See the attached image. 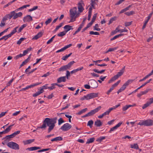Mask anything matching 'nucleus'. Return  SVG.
I'll list each match as a JSON object with an SVG mask.
<instances>
[{
  "instance_id": "nucleus-1",
  "label": "nucleus",
  "mask_w": 153,
  "mask_h": 153,
  "mask_svg": "<svg viewBox=\"0 0 153 153\" xmlns=\"http://www.w3.org/2000/svg\"><path fill=\"white\" fill-rule=\"evenodd\" d=\"M57 118H46L43 121V123L39 128L45 129L47 126L49 127L48 129V133H50L54 128L55 124L56 123Z\"/></svg>"
},
{
  "instance_id": "nucleus-2",
  "label": "nucleus",
  "mask_w": 153,
  "mask_h": 153,
  "mask_svg": "<svg viewBox=\"0 0 153 153\" xmlns=\"http://www.w3.org/2000/svg\"><path fill=\"white\" fill-rule=\"evenodd\" d=\"M77 8L76 7H74L70 10V15L71 19L69 22H74L75 20V19L78 16L79 14V13H77Z\"/></svg>"
},
{
  "instance_id": "nucleus-3",
  "label": "nucleus",
  "mask_w": 153,
  "mask_h": 153,
  "mask_svg": "<svg viewBox=\"0 0 153 153\" xmlns=\"http://www.w3.org/2000/svg\"><path fill=\"white\" fill-rule=\"evenodd\" d=\"M137 125L145 126H151L153 125V120L150 119H148L145 120H140L138 123Z\"/></svg>"
},
{
  "instance_id": "nucleus-4",
  "label": "nucleus",
  "mask_w": 153,
  "mask_h": 153,
  "mask_svg": "<svg viewBox=\"0 0 153 153\" xmlns=\"http://www.w3.org/2000/svg\"><path fill=\"white\" fill-rule=\"evenodd\" d=\"M75 62L74 61H72L69 63L67 65H64L58 69L59 71H63L67 69H69L71 67L72 65Z\"/></svg>"
},
{
  "instance_id": "nucleus-5",
  "label": "nucleus",
  "mask_w": 153,
  "mask_h": 153,
  "mask_svg": "<svg viewBox=\"0 0 153 153\" xmlns=\"http://www.w3.org/2000/svg\"><path fill=\"white\" fill-rule=\"evenodd\" d=\"M7 146L9 148L15 150H18L19 149V145L17 143L13 142H10L8 143Z\"/></svg>"
},
{
  "instance_id": "nucleus-6",
  "label": "nucleus",
  "mask_w": 153,
  "mask_h": 153,
  "mask_svg": "<svg viewBox=\"0 0 153 153\" xmlns=\"http://www.w3.org/2000/svg\"><path fill=\"white\" fill-rule=\"evenodd\" d=\"M71 126L68 123L64 124L60 128V129L64 131H67L69 130L71 128Z\"/></svg>"
},
{
  "instance_id": "nucleus-7",
  "label": "nucleus",
  "mask_w": 153,
  "mask_h": 153,
  "mask_svg": "<svg viewBox=\"0 0 153 153\" xmlns=\"http://www.w3.org/2000/svg\"><path fill=\"white\" fill-rule=\"evenodd\" d=\"M101 108V106H99L94 109L91 110L88 113L89 116H92L96 113L98 112L100 110Z\"/></svg>"
},
{
  "instance_id": "nucleus-8",
  "label": "nucleus",
  "mask_w": 153,
  "mask_h": 153,
  "mask_svg": "<svg viewBox=\"0 0 153 153\" xmlns=\"http://www.w3.org/2000/svg\"><path fill=\"white\" fill-rule=\"evenodd\" d=\"M149 101H147L146 103L143 105L142 108L143 109L146 108L153 103V97L149 98Z\"/></svg>"
},
{
  "instance_id": "nucleus-9",
  "label": "nucleus",
  "mask_w": 153,
  "mask_h": 153,
  "mask_svg": "<svg viewBox=\"0 0 153 153\" xmlns=\"http://www.w3.org/2000/svg\"><path fill=\"white\" fill-rule=\"evenodd\" d=\"M78 11L80 12H82L84 10V8L83 6L84 5V3L82 1H81L80 2L78 3Z\"/></svg>"
},
{
  "instance_id": "nucleus-10",
  "label": "nucleus",
  "mask_w": 153,
  "mask_h": 153,
  "mask_svg": "<svg viewBox=\"0 0 153 153\" xmlns=\"http://www.w3.org/2000/svg\"><path fill=\"white\" fill-rule=\"evenodd\" d=\"M120 82V80L117 81L116 83L114 84L110 88L109 90L107 92L108 95L114 89V88L117 86L119 83Z\"/></svg>"
},
{
  "instance_id": "nucleus-11",
  "label": "nucleus",
  "mask_w": 153,
  "mask_h": 153,
  "mask_svg": "<svg viewBox=\"0 0 153 153\" xmlns=\"http://www.w3.org/2000/svg\"><path fill=\"white\" fill-rule=\"evenodd\" d=\"M98 93H91L88 94L87 97L88 100H89L98 97Z\"/></svg>"
},
{
  "instance_id": "nucleus-12",
  "label": "nucleus",
  "mask_w": 153,
  "mask_h": 153,
  "mask_svg": "<svg viewBox=\"0 0 153 153\" xmlns=\"http://www.w3.org/2000/svg\"><path fill=\"white\" fill-rule=\"evenodd\" d=\"M16 11V10H15V11H12V12L13 13V19H16L18 17L22 16V13L21 12H19L18 13H15V11Z\"/></svg>"
},
{
  "instance_id": "nucleus-13",
  "label": "nucleus",
  "mask_w": 153,
  "mask_h": 153,
  "mask_svg": "<svg viewBox=\"0 0 153 153\" xmlns=\"http://www.w3.org/2000/svg\"><path fill=\"white\" fill-rule=\"evenodd\" d=\"M33 20L32 17L29 15H27L25 16L23 19V21L24 22H29Z\"/></svg>"
},
{
  "instance_id": "nucleus-14",
  "label": "nucleus",
  "mask_w": 153,
  "mask_h": 153,
  "mask_svg": "<svg viewBox=\"0 0 153 153\" xmlns=\"http://www.w3.org/2000/svg\"><path fill=\"white\" fill-rule=\"evenodd\" d=\"M72 45V44H69L68 45H67L66 46H65L64 47L60 49H59V50H58L56 52V53H59L61 52H62L66 50V49H67L68 48L71 47Z\"/></svg>"
},
{
  "instance_id": "nucleus-15",
  "label": "nucleus",
  "mask_w": 153,
  "mask_h": 153,
  "mask_svg": "<svg viewBox=\"0 0 153 153\" xmlns=\"http://www.w3.org/2000/svg\"><path fill=\"white\" fill-rule=\"evenodd\" d=\"M43 32H42V31L40 32L39 33H38V34L35 35L33 37V38L32 39L33 40H36L37 39L41 37L43 34Z\"/></svg>"
},
{
  "instance_id": "nucleus-16",
  "label": "nucleus",
  "mask_w": 153,
  "mask_h": 153,
  "mask_svg": "<svg viewBox=\"0 0 153 153\" xmlns=\"http://www.w3.org/2000/svg\"><path fill=\"white\" fill-rule=\"evenodd\" d=\"M66 80V77L65 76H61L57 79V82L58 83H60L62 82H65Z\"/></svg>"
},
{
  "instance_id": "nucleus-17",
  "label": "nucleus",
  "mask_w": 153,
  "mask_h": 153,
  "mask_svg": "<svg viewBox=\"0 0 153 153\" xmlns=\"http://www.w3.org/2000/svg\"><path fill=\"white\" fill-rule=\"evenodd\" d=\"M72 27V26H70L69 25H67L64 27V28L65 30V31L67 33L71 30L73 29Z\"/></svg>"
},
{
  "instance_id": "nucleus-18",
  "label": "nucleus",
  "mask_w": 153,
  "mask_h": 153,
  "mask_svg": "<svg viewBox=\"0 0 153 153\" xmlns=\"http://www.w3.org/2000/svg\"><path fill=\"white\" fill-rule=\"evenodd\" d=\"M41 83H42L41 82H40V83L37 82L36 83H34L32 85H30L27 86L25 88V89L26 90L28 89H29L30 88H32L35 86L39 85L41 84Z\"/></svg>"
},
{
  "instance_id": "nucleus-19",
  "label": "nucleus",
  "mask_w": 153,
  "mask_h": 153,
  "mask_svg": "<svg viewBox=\"0 0 153 153\" xmlns=\"http://www.w3.org/2000/svg\"><path fill=\"white\" fill-rule=\"evenodd\" d=\"M35 140L33 139H29L26 140H24L23 141V143L25 145H26L28 144H29L32 143Z\"/></svg>"
},
{
  "instance_id": "nucleus-20",
  "label": "nucleus",
  "mask_w": 153,
  "mask_h": 153,
  "mask_svg": "<svg viewBox=\"0 0 153 153\" xmlns=\"http://www.w3.org/2000/svg\"><path fill=\"white\" fill-rule=\"evenodd\" d=\"M84 25V24L83 23H81L79 25V27L78 28L77 30L75 31L74 33L73 34V35H75L76 33H77L78 32H79L81 29L82 28Z\"/></svg>"
},
{
  "instance_id": "nucleus-21",
  "label": "nucleus",
  "mask_w": 153,
  "mask_h": 153,
  "mask_svg": "<svg viewBox=\"0 0 153 153\" xmlns=\"http://www.w3.org/2000/svg\"><path fill=\"white\" fill-rule=\"evenodd\" d=\"M98 2V0H91V3L90 4L93 7V8L95 9L94 6L97 4V3Z\"/></svg>"
},
{
  "instance_id": "nucleus-22",
  "label": "nucleus",
  "mask_w": 153,
  "mask_h": 153,
  "mask_svg": "<svg viewBox=\"0 0 153 153\" xmlns=\"http://www.w3.org/2000/svg\"><path fill=\"white\" fill-rule=\"evenodd\" d=\"M48 84H45V85L42 86V87H40V90L43 93L44 91V89H46L47 88L49 89V86H48Z\"/></svg>"
},
{
  "instance_id": "nucleus-23",
  "label": "nucleus",
  "mask_w": 153,
  "mask_h": 153,
  "mask_svg": "<svg viewBox=\"0 0 153 153\" xmlns=\"http://www.w3.org/2000/svg\"><path fill=\"white\" fill-rule=\"evenodd\" d=\"M136 106V104H134L133 105H127L125 106H124L122 109V110L123 111H126V110L128 108L131 107H133Z\"/></svg>"
},
{
  "instance_id": "nucleus-24",
  "label": "nucleus",
  "mask_w": 153,
  "mask_h": 153,
  "mask_svg": "<svg viewBox=\"0 0 153 153\" xmlns=\"http://www.w3.org/2000/svg\"><path fill=\"white\" fill-rule=\"evenodd\" d=\"M41 148L39 147H32L30 148H28L27 149V150H28L30 151H32L33 150H35L37 149H40Z\"/></svg>"
},
{
  "instance_id": "nucleus-25",
  "label": "nucleus",
  "mask_w": 153,
  "mask_h": 153,
  "mask_svg": "<svg viewBox=\"0 0 153 153\" xmlns=\"http://www.w3.org/2000/svg\"><path fill=\"white\" fill-rule=\"evenodd\" d=\"M62 140V137L59 136L56 137L55 138H53L51 140L52 142L57 141H61Z\"/></svg>"
},
{
  "instance_id": "nucleus-26",
  "label": "nucleus",
  "mask_w": 153,
  "mask_h": 153,
  "mask_svg": "<svg viewBox=\"0 0 153 153\" xmlns=\"http://www.w3.org/2000/svg\"><path fill=\"white\" fill-rule=\"evenodd\" d=\"M94 125L97 127H100L102 125V123L99 120H97L95 121Z\"/></svg>"
},
{
  "instance_id": "nucleus-27",
  "label": "nucleus",
  "mask_w": 153,
  "mask_h": 153,
  "mask_svg": "<svg viewBox=\"0 0 153 153\" xmlns=\"http://www.w3.org/2000/svg\"><path fill=\"white\" fill-rule=\"evenodd\" d=\"M14 124L8 126V128H6L4 131L5 134H6L9 132L11 130L12 127L14 125Z\"/></svg>"
},
{
  "instance_id": "nucleus-28",
  "label": "nucleus",
  "mask_w": 153,
  "mask_h": 153,
  "mask_svg": "<svg viewBox=\"0 0 153 153\" xmlns=\"http://www.w3.org/2000/svg\"><path fill=\"white\" fill-rule=\"evenodd\" d=\"M123 73V71H120V72H118L117 74L114 76L116 79H117L119 77L122 75Z\"/></svg>"
},
{
  "instance_id": "nucleus-29",
  "label": "nucleus",
  "mask_w": 153,
  "mask_h": 153,
  "mask_svg": "<svg viewBox=\"0 0 153 153\" xmlns=\"http://www.w3.org/2000/svg\"><path fill=\"white\" fill-rule=\"evenodd\" d=\"M147 20L145 21V22L143 25V27H142L143 29H144L145 28L147 24V23L148 21H149V19H150V16H148L147 17Z\"/></svg>"
},
{
  "instance_id": "nucleus-30",
  "label": "nucleus",
  "mask_w": 153,
  "mask_h": 153,
  "mask_svg": "<svg viewBox=\"0 0 153 153\" xmlns=\"http://www.w3.org/2000/svg\"><path fill=\"white\" fill-rule=\"evenodd\" d=\"M130 7H131V6L130 5H129L128 7H127L125 8L124 9H122L119 12V13L120 14L122 13H123L124 12H125L128 10H129V9Z\"/></svg>"
},
{
  "instance_id": "nucleus-31",
  "label": "nucleus",
  "mask_w": 153,
  "mask_h": 153,
  "mask_svg": "<svg viewBox=\"0 0 153 153\" xmlns=\"http://www.w3.org/2000/svg\"><path fill=\"white\" fill-rule=\"evenodd\" d=\"M123 34L120 33V34H119L118 35H117L116 36H114L113 38H111L110 39L111 41H113L115 39H116L118 38V37L121 36H123Z\"/></svg>"
},
{
  "instance_id": "nucleus-32",
  "label": "nucleus",
  "mask_w": 153,
  "mask_h": 153,
  "mask_svg": "<svg viewBox=\"0 0 153 153\" xmlns=\"http://www.w3.org/2000/svg\"><path fill=\"white\" fill-rule=\"evenodd\" d=\"M92 85V88H95L97 87V82L95 80H94L93 82L91 84Z\"/></svg>"
},
{
  "instance_id": "nucleus-33",
  "label": "nucleus",
  "mask_w": 153,
  "mask_h": 153,
  "mask_svg": "<svg viewBox=\"0 0 153 153\" xmlns=\"http://www.w3.org/2000/svg\"><path fill=\"white\" fill-rule=\"evenodd\" d=\"M88 109L87 108H85L84 109H83L80 111H79L77 114L80 115L81 114H82L83 113H85L86 111Z\"/></svg>"
},
{
  "instance_id": "nucleus-34",
  "label": "nucleus",
  "mask_w": 153,
  "mask_h": 153,
  "mask_svg": "<svg viewBox=\"0 0 153 153\" xmlns=\"http://www.w3.org/2000/svg\"><path fill=\"white\" fill-rule=\"evenodd\" d=\"M95 140V138L94 137L88 139L86 142V144H89L90 143L93 142Z\"/></svg>"
},
{
  "instance_id": "nucleus-35",
  "label": "nucleus",
  "mask_w": 153,
  "mask_h": 153,
  "mask_svg": "<svg viewBox=\"0 0 153 153\" xmlns=\"http://www.w3.org/2000/svg\"><path fill=\"white\" fill-rule=\"evenodd\" d=\"M94 123V122L92 120H90L88 122L87 124L88 126H89L90 128H91Z\"/></svg>"
},
{
  "instance_id": "nucleus-36",
  "label": "nucleus",
  "mask_w": 153,
  "mask_h": 153,
  "mask_svg": "<svg viewBox=\"0 0 153 153\" xmlns=\"http://www.w3.org/2000/svg\"><path fill=\"white\" fill-rule=\"evenodd\" d=\"M126 87L123 85L117 91V93L119 94L120 92L124 91L126 88Z\"/></svg>"
},
{
  "instance_id": "nucleus-37",
  "label": "nucleus",
  "mask_w": 153,
  "mask_h": 153,
  "mask_svg": "<svg viewBox=\"0 0 153 153\" xmlns=\"http://www.w3.org/2000/svg\"><path fill=\"white\" fill-rule=\"evenodd\" d=\"M72 53H71L68 55H66L65 56H63L62 58V59L64 60H66L68 57L70 56L72 54Z\"/></svg>"
},
{
  "instance_id": "nucleus-38",
  "label": "nucleus",
  "mask_w": 153,
  "mask_h": 153,
  "mask_svg": "<svg viewBox=\"0 0 153 153\" xmlns=\"http://www.w3.org/2000/svg\"><path fill=\"white\" fill-rule=\"evenodd\" d=\"M93 71L96 72V73H99V74H102V73H103L105 71V70H102L100 71H99V70H98L97 69H94L93 70Z\"/></svg>"
},
{
  "instance_id": "nucleus-39",
  "label": "nucleus",
  "mask_w": 153,
  "mask_h": 153,
  "mask_svg": "<svg viewBox=\"0 0 153 153\" xmlns=\"http://www.w3.org/2000/svg\"><path fill=\"white\" fill-rule=\"evenodd\" d=\"M131 148L138 149V146L137 144L135 143L131 145Z\"/></svg>"
},
{
  "instance_id": "nucleus-40",
  "label": "nucleus",
  "mask_w": 153,
  "mask_h": 153,
  "mask_svg": "<svg viewBox=\"0 0 153 153\" xmlns=\"http://www.w3.org/2000/svg\"><path fill=\"white\" fill-rule=\"evenodd\" d=\"M43 93L40 90L39 91H38V92H36L35 93L33 94V97H36L37 96H38L40 95V94Z\"/></svg>"
},
{
  "instance_id": "nucleus-41",
  "label": "nucleus",
  "mask_w": 153,
  "mask_h": 153,
  "mask_svg": "<svg viewBox=\"0 0 153 153\" xmlns=\"http://www.w3.org/2000/svg\"><path fill=\"white\" fill-rule=\"evenodd\" d=\"M51 86L49 87V89L50 90H52L56 88L55 86L56 85V83H53L51 84Z\"/></svg>"
},
{
  "instance_id": "nucleus-42",
  "label": "nucleus",
  "mask_w": 153,
  "mask_h": 153,
  "mask_svg": "<svg viewBox=\"0 0 153 153\" xmlns=\"http://www.w3.org/2000/svg\"><path fill=\"white\" fill-rule=\"evenodd\" d=\"M66 33V32H65V31H63L57 34V36H59L62 37L65 35Z\"/></svg>"
},
{
  "instance_id": "nucleus-43",
  "label": "nucleus",
  "mask_w": 153,
  "mask_h": 153,
  "mask_svg": "<svg viewBox=\"0 0 153 153\" xmlns=\"http://www.w3.org/2000/svg\"><path fill=\"white\" fill-rule=\"evenodd\" d=\"M26 26L27 25L25 24H24L22 25L19 28L18 30V33L20 32L21 31L23 30V29L25 27H26Z\"/></svg>"
},
{
  "instance_id": "nucleus-44",
  "label": "nucleus",
  "mask_w": 153,
  "mask_h": 153,
  "mask_svg": "<svg viewBox=\"0 0 153 153\" xmlns=\"http://www.w3.org/2000/svg\"><path fill=\"white\" fill-rule=\"evenodd\" d=\"M105 138V137H100L96 140V141L98 142H100L102 140Z\"/></svg>"
},
{
  "instance_id": "nucleus-45",
  "label": "nucleus",
  "mask_w": 153,
  "mask_h": 153,
  "mask_svg": "<svg viewBox=\"0 0 153 153\" xmlns=\"http://www.w3.org/2000/svg\"><path fill=\"white\" fill-rule=\"evenodd\" d=\"M132 81V80H128L127 82H126L123 85L125 86L126 87L130 83H131Z\"/></svg>"
},
{
  "instance_id": "nucleus-46",
  "label": "nucleus",
  "mask_w": 153,
  "mask_h": 153,
  "mask_svg": "<svg viewBox=\"0 0 153 153\" xmlns=\"http://www.w3.org/2000/svg\"><path fill=\"white\" fill-rule=\"evenodd\" d=\"M135 13V12L133 11H131L130 12H127L125 13L126 15L128 16H131V15L134 14Z\"/></svg>"
},
{
  "instance_id": "nucleus-47",
  "label": "nucleus",
  "mask_w": 153,
  "mask_h": 153,
  "mask_svg": "<svg viewBox=\"0 0 153 153\" xmlns=\"http://www.w3.org/2000/svg\"><path fill=\"white\" fill-rule=\"evenodd\" d=\"M117 18L116 17L114 16V17H113V18H111V19L109 21L108 25H110V24H111V23H112L113 21L116 20L117 19Z\"/></svg>"
},
{
  "instance_id": "nucleus-48",
  "label": "nucleus",
  "mask_w": 153,
  "mask_h": 153,
  "mask_svg": "<svg viewBox=\"0 0 153 153\" xmlns=\"http://www.w3.org/2000/svg\"><path fill=\"white\" fill-rule=\"evenodd\" d=\"M8 19H11L12 17H13V13L12 11L11 12L10 14L6 15Z\"/></svg>"
},
{
  "instance_id": "nucleus-49",
  "label": "nucleus",
  "mask_w": 153,
  "mask_h": 153,
  "mask_svg": "<svg viewBox=\"0 0 153 153\" xmlns=\"http://www.w3.org/2000/svg\"><path fill=\"white\" fill-rule=\"evenodd\" d=\"M30 55L27 58V59H25L24 61L23 62H22L23 64L24 65H25L30 60Z\"/></svg>"
},
{
  "instance_id": "nucleus-50",
  "label": "nucleus",
  "mask_w": 153,
  "mask_h": 153,
  "mask_svg": "<svg viewBox=\"0 0 153 153\" xmlns=\"http://www.w3.org/2000/svg\"><path fill=\"white\" fill-rule=\"evenodd\" d=\"M58 125H60L62 123L64 122V120L62 118H60L58 120Z\"/></svg>"
},
{
  "instance_id": "nucleus-51",
  "label": "nucleus",
  "mask_w": 153,
  "mask_h": 153,
  "mask_svg": "<svg viewBox=\"0 0 153 153\" xmlns=\"http://www.w3.org/2000/svg\"><path fill=\"white\" fill-rule=\"evenodd\" d=\"M18 28V27H16L12 31V32L10 33V34L12 36L13 34H14L16 32V30Z\"/></svg>"
},
{
  "instance_id": "nucleus-52",
  "label": "nucleus",
  "mask_w": 153,
  "mask_h": 153,
  "mask_svg": "<svg viewBox=\"0 0 153 153\" xmlns=\"http://www.w3.org/2000/svg\"><path fill=\"white\" fill-rule=\"evenodd\" d=\"M13 137H14L13 135L12 134L10 135L6 136L4 138V139H6L7 140H8L10 138H13Z\"/></svg>"
},
{
  "instance_id": "nucleus-53",
  "label": "nucleus",
  "mask_w": 153,
  "mask_h": 153,
  "mask_svg": "<svg viewBox=\"0 0 153 153\" xmlns=\"http://www.w3.org/2000/svg\"><path fill=\"white\" fill-rule=\"evenodd\" d=\"M89 33L91 35H100V33L97 32H94L93 31H91L89 32Z\"/></svg>"
},
{
  "instance_id": "nucleus-54",
  "label": "nucleus",
  "mask_w": 153,
  "mask_h": 153,
  "mask_svg": "<svg viewBox=\"0 0 153 153\" xmlns=\"http://www.w3.org/2000/svg\"><path fill=\"white\" fill-rule=\"evenodd\" d=\"M151 88H148L146 89V90H145L144 91H142L143 95L145 94L146 93H147L149 91L151 90Z\"/></svg>"
},
{
  "instance_id": "nucleus-55",
  "label": "nucleus",
  "mask_w": 153,
  "mask_h": 153,
  "mask_svg": "<svg viewBox=\"0 0 153 153\" xmlns=\"http://www.w3.org/2000/svg\"><path fill=\"white\" fill-rule=\"evenodd\" d=\"M97 13H95L94 14V15H93V16L91 22H92L93 23L95 21L96 19V18L97 17Z\"/></svg>"
},
{
  "instance_id": "nucleus-56",
  "label": "nucleus",
  "mask_w": 153,
  "mask_h": 153,
  "mask_svg": "<svg viewBox=\"0 0 153 153\" xmlns=\"http://www.w3.org/2000/svg\"><path fill=\"white\" fill-rule=\"evenodd\" d=\"M13 79H11L7 84V85L6 86V87H8V86H10V85H11V83H12V82H13Z\"/></svg>"
},
{
  "instance_id": "nucleus-57",
  "label": "nucleus",
  "mask_w": 153,
  "mask_h": 153,
  "mask_svg": "<svg viewBox=\"0 0 153 153\" xmlns=\"http://www.w3.org/2000/svg\"><path fill=\"white\" fill-rule=\"evenodd\" d=\"M49 148L43 149H42L38 151L37 152H41L44 151H46L49 150Z\"/></svg>"
},
{
  "instance_id": "nucleus-58",
  "label": "nucleus",
  "mask_w": 153,
  "mask_h": 153,
  "mask_svg": "<svg viewBox=\"0 0 153 153\" xmlns=\"http://www.w3.org/2000/svg\"><path fill=\"white\" fill-rule=\"evenodd\" d=\"M23 56L22 54H20L19 55H17L15 57H14V58L15 59H17L19 58L22 57Z\"/></svg>"
},
{
  "instance_id": "nucleus-59",
  "label": "nucleus",
  "mask_w": 153,
  "mask_h": 153,
  "mask_svg": "<svg viewBox=\"0 0 153 153\" xmlns=\"http://www.w3.org/2000/svg\"><path fill=\"white\" fill-rule=\"evenodd\" d=\"M38 8V6H36L34 7L33 8L29 9V12H31L37 9Z\"/></svg>"
},
{
  "instance_id": "nucleus-60",
  "label": "nucleus",
  "mask_w": 153,
  "mask_h": 153,
  "mask_svg": "<svg viewBox=\"0 0 153 153\" xmlns=\"http://www.w3.org/2000/svg\"><path fill=\"white\" fill-rule=\"evenodd\" d=\"M71 105V104L70 103H69V104H67V105L66 106H65V107H63L62 108L61 110L62 111V110H64V109H66L67 108H68V107Z\"/></svg>"
},
{
  "instance_id": "nucleus-61",
  "label": "nucleus",
  "mask_w": 153,
  "mask_h": 153,
  "mask_svg": "<svg viewBox=\"0 0 153 153\" xmlns=\"http://www.w3.org/2000/svg\"><path fill=\"white\" fill-rule=\"evenodd\" d=\"M52 19L51 18L47 20L45 22V24L46 25L49 24L51 21Z\"/></svg>"
},
{
  "instance_id": "nucleus-62",
  "label": "nucleus",
  "mask_w": 153,
  "mask_h": 153,
  "mask_svg": "<svg viewBox=\"0 0 153 153\" xmlns=\"http://www.w3.org/2000/svg\"><path fill=\"white\" fill-rule=\"evenodd\" d=\"M117 129V128L115 126H114L111 128L108 132L109 133H111L112 131H114V130L116 129Z\"/></svg>"
},
{
  "instance_id": "nucleus-63",
  "label": "nucleus",
  "mask_w": 153,
  "mask_h": 153,
  "mask_svg": "<svg viewBox=\"0 0 153 153\" xmlns=\"http://www.w3.org/2000/svg\"><path fill=\"white\" fill-rule=\"evenodd\" d=\"M117 79L114 76L113 77H112L111 79L110 80L108 81V83H110L112 82L113 81H114L115 80Z\"/></svg>"
},
{
  "instance_id": "nucleus-64",
  "label": "nucleus",
  "mask_w": 153,
  "mask_h": 153,
  "mask_svg": "<svg viewBox=\"0 0 153 153\" xmlns=\"http://www.w3.org/2000/svg\"><path fill=\"white\" fill-rule=\"evenodd\" d=\"M123 122H120L117 124L115 126L117 128L119 127H120L121 125L122 124Z\"/></svg>"
}]
</instances>
